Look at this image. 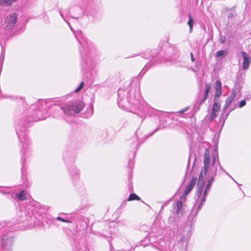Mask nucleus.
Wrapping results in <instances>:
<instances>
[{
  "mask_svg": "<svg viewBox=\"0 0 251 251\" xmlns=\"http://www.w3.org/2000/svg\"><path fill=\"white\" fill-rule=\"evenodd\" d=\"M241 54L243 57L242 68L243 70H247L249 68L251 63V58L250 55L245 51H242Z\"/></svg>",
  "mask_w": 251,
  "mask_h": 251,
  "instance_id": "nucleus-4",
  "label": "nucleus"
},
{
  "mask_svg": "<svg viewBox=\"0 0 251 251\" xmlns=\"http://www.w3.org/2000/svg\"><path fill=\"white\" fill-rule=\"evenodd\" d=\"M220 104L218 102L216 101V99L215 98L212 110L217 113L220 111Z\"/></svg>",
  "mask_w": 251,
  "mask_h": 251,
  "instance_id": "nucleus-13",
  "label": "nucleus"
},
{
  "mask_svg": "<svg viewBox=\"0 0 251 251\" xmlns=\"http://www.w3.org/2000/svg\"><path fill=\"white\" fill-rule=\"evenodd\" d=\"M60 15L62 17V14L60 11Z\"/></svg>",
  "mask_w": 251,
  "mask_h": 251,
  "instance_id": "nucleus-32",
  "label": "nucleus"
},
{
  "mask_svg": "<svg viewBox=\"0 0 251 251\" xmlns=\"http://www.w3.org/2000/svg\"><path fill=\"white\" fill-rule=\"evenodd\" d=\"M232 179H233V178L232 177H230Z\"/></svg>",
  "mask_w": 251,
  "mask_h": 251,
  "instance_id": "nucleus-33",
  "label": "nucleus"
},
{
  "mask_svg": "<svg viewBox=\"0 0 251 251\" xmlns=\"http://www.w3.org/2000/svg\"><path fill=\"white\" fill-rule=\"evenodd\" d=\"M211 87V84L210 83H205V92L203 97V98L201 100L200 104H202L205 100H206L208 97V93L210 92Z\"/></svg>",
  "mask_w": 251,
  "mask_h": 251,
  "instance_id": "nucleus-9",
  "label": "nucleus"
},
{
  "mask_svg": "<svg viewBox=\"0 0 251 251\" xmlns=\"http://www.w3.org/2000/svg\"><path fill=\"white\" fill-rule=\"evenodd\" d=\"M188 194H185V192L184 191L183 194L180 197L179 200L178 201H182L183 203H185L186 197Z\"/></svg>",
  "mask_w": 251,
  "mask_h": 251,
  "instance_id": "nucleus-19",
  "label": "nucleus"
},
{
  "mask_svg": "<svg viewBox=\"0 0 251 251\" xmlns=\"http://www.w3.org/2000/svg\"><path fill=\"white\" fill-rule=\"evenodd\" d=\"M188 17H189V20H188V21L187 22V24L189 26L190 31H191V30H192V29L193 28V23H194V20H193V19L192 17L191 16V15L190 14L188 15Z\"/></svg>",
  "mask_w": 251,
  "mask_h": 251,
  "instance_id": "nucleus-16",
  "label": "nucleus"
},
{
  "mask_svg": "<svg viewBox=\"0 0 251 251\" xmlns=\"http://www.w3.org/2000/svg\"><path fill=\"white\" fill-rule=\"evenodd\" d=\"M217 163L220 166V163L219 160V156H218V152H216L215 154L213 155L212 161L211 165H216Z\"/></svg>",
  "mask_w": 251,
  "mask_h": 251,
  "instance_id": "nucleus-12",
  "label": "nucleus"
},
{
  "mask_svg": "<svg viewBox=\"0 0 251 251\" xmlns=\"http://www.w3.org/2000/svg\"><path fill=\"white\" fill-rule=\"evenodd\" d=\"M227 53V52L225 50H220L217 51L215 53V56L217 58L220 57L221 56H226Z\"/></svg>",
  "mask_w": 251,
  "mask_h": 251,
  "instance_id": "nucleus-15",
  "label": "nucleus"
},
{
  "mask_svg": "<svg viewBox=\"0 0 251 251\" xmlns=\"http://www.w3.org/2000/svg\"><path fill=\"white\" fill-rule=\"evenodd\" d=\"M16 197L19 200L23 201L27 198V194L25 193V190H22L20 193L17 194Z\"/></svg>",
  "mask_w": 251,
  "mask_h": 251,
  "instance_id": "nucleus-11",
  "label": "nucleus"
},
{
  "mask_svg": "<svg viewBox=\"0 0 251 251\" xmlns=\"http://www.w3.org/2000/svg\"><path fill=\"white\" fill-rule=\"evenodd\" d=\"M232 179H233V178L232 177H230Z\"/></svg>",
  "mask_w": 251,
  "mask_h": 251,
  "instance_id": "nucleus-35",
  "label": "nucleus"
},
{
  "mask_svg": "<svg viewBox=\"0 0 251 251\" xmlns=\"http://www.w3.org/2000/svg\"><path fill=\"white\" fill-rule=\"evenodd\" d=\"M189 238V235L188 234L187 237H185L184 235H183L182 237L180 239V241L184 244L185 241H187L188 238Z\"/></svg>",
  "mask_w": 251,
  "mask_h": 251,
  "instance_id": "nucleus-21",
  "label": "nucleus"
},
{
  "mask_svg": "<svg viewBox=\"0 0 251 251\" xmlns=\"http://www.w3.org/2000/svg\"><path fill=\"white\" fill-rule=\"evenodd\" d=\"M214 181V177H211V178L208 180V183L206 186V188L205 189L204 193H203V196L201 200V205L199 206L198 209H200L201 208V206L205 202V198L206 197L207 192L209 190V189L212 185V184Z\"/></svg>",
  "mask_w": 251,
  "mask_h": 251,
  "instance_id": "nucleus-7",
  "label": "nucleus"
},
{
  "mask_svg": "<svg viewBox=\"0 0 251 251\" xmlns=\"http://www.w3.org/2000/svg\"><path fill=\"white\" fill-rule=\"evenodd\" d=\"M187 109V107H186L185 108L182 109L180 111H179L178 112L180 113H183L184 111H185Z\"/></svg>",
  "mask_w": 251,
  "mask_h": 251,
  "instance_id": "nucleus-28",
  "label": "nucleus"
},
{
  "mask_svg": "<svg viewBox=\"0 0 251 251\" xmlns=\"http://www.w3.org/2000/svg\"><path fill=\"white\" fill-rule=\"evenodd\" d=\"M83 85H84V82H81L80 83V84H79V86L77 88V89H76L75 90V93L79 92L82 88V87H83Z\"/></svg>",
  "mask_w": 251,
  "mask_h": 251,
  "instance_id": "nucleus-23",
  "label": "nucleus"
},
{
  "mask_svg": "<svg viewBox=\"0 0 251 251\" xmlns=\"http://www.w3.org/2000/svg\"><path fill=\"white\" fill-rule=\"evenodd\" d=\"M222 84L220 80H217L216 81L215 85V90L216 91V93L215 95V98L216 97H219L222 95V90H221Z\"/></svg>",
  "mask_w": 251,
  "mask_h": 251,
  "instance_id": "nucleus-8",
  "label": "nucleus"
},
{
  "mask_svg": "<svg viewBox=\"0 0 251 251\" xmlns=\"http://www.w3.org/2000/svg\"><path fill=\"white\" fill-rule=\"evenodd\" d=\"M220 167L221 169L223 170L226 173V174H227L229 177H231V176L228 174V173L226 172L225 170H224L221 166H220Z\"/></svg>",
  "mask_w": 251,
  "mask_h": 251,
  "instance_id": "nucleus-31",
  "label": "nucleus"
},
{
  "mask_svg": "<svg viewBox=\"0 0 251 251\" xmlns=\"http://www.w3.org/2000/svg\"><path fill=\"white\" fill-rule=\"evenodd\" d=\"M217 165H211L209 166V168L207 171V175L211 177H214L217 175Z\"/></svg>",
  "mask_w": 251,
  "mask_h": 251,
  "instance_id": "nucleus-10",
  "label": "nucleus"
},
{
  "mask_svg": "<svg viewBox=\"0 0 251 251\" xmlns=\"http://www.w3.org/2000/svg\"><path fill=\"white\" fill-rule=\"evenodd\" d=\"M211 156L208 149H206L203 156V166L199 174L198 184L197 196L198 198L201 196L205 185L204 176H206L209 168Z\"/></svg>",
  "mask_w": 251,
  "mask_h": 251,
  "instance_id": "nucleus-1",
  "label": "nucleus"
},
{
  "mask_svg": "<svg viewBox=\"0 0 251 251\" xmlns=\"http://www.w3.org/2000/svg\"><path fill=\"white\" fill-rule=\"evenodd\" d=\"M190 56H191V61L192 62H194L195 61V58H194V55H193V53H192V52L190 53Z\"/></svg>",
  "mask_w": 251,
  "mask_h": 251,
  "instance_id": "nucleus-27",
  "label": "nucleus"
},
{
  "mask_svg": "<svg viewBox=\"0 0 251 251\" xmlns=\"http://www.w3.org/2000/svg\"><path fill=\"white\" fill-rule=\"evenodd\" d=\"M193 188H192L190 186L187 185L184 190V192H185V194H188Z\"/></svg>",
  "mask_w": 251,
  "mask_h": 251,
  "instance_id": "nucleus-22",
  "label": "nucleus"
},
{
  "mask_svg": "<svg viewBox=\"0 0 251 251\" xmlns=\"http://www.w3.org/2000/svg\"><path fill=\"white\" fill-rule=\"evenodd\" d=\"M135 200L139 201L140 200V198L134 193L130 194L129 198H128V201H133Z\"/></svg>",
  "mask_w": 251,
  "mask_h": 251,
  "instance_id": "nucleus-17",
  "label": "nucleus"
},
{
  "mask_svg": "<svg viewBox=\"0 0 251 251\" xmlns=\"http://www.w3.org/2000/svg\"><path fill=\"white\" fill-rule=\"evenodd\" d=\"M197 178L196 177H193L192 179H191L189 183L188 184V185L190 186L192 188H194L195 186L196 182H197Z\"/></svg>",
  "mask_w": 251,
  "mask_h": 251,
  "instance_id": "nucleus-18",
  "label": "nucleus"
},
{
  "mask_svg": "<svg viewBox=\"0 0 251 251\" xmlns=\"http://www.w3.org/2000/svg\"><path fill=\"white\" fill-rule=\"evenodd\" d=\"M226 41V38L225 37H221L220 39V42L221 43H224Z\"/></svg>",
  "mask_w": 251,
  "mask_h": 251,
  "instance_id": "nucleus-26",
  "label": "nucleus"
},
{
  "mask_svg": "<svg viewBox=\"0 0 251 251\" xmlns=\"http://www.w3.org/2000/svg\"><path fill=\"white\" fill-rule=\"evenodd\" d=\"M232 110V109L230 110L229 112H228L227 113H226V116H225V119H224V121L227 118V117H228V115H229V112H230Z\"/></svg>",
  "mask_w": 251,
  "mask_h": 251,
  "instance_id": "nucleus-30",
  "label": "nucleus"
},
{
  "mask_svg": "<svg viewBox=\"0 0 251 251\" xmlns=\"http://www.w3.org/2000/svg\"><path fill=\"white\" fill-rule=\"evenodd\" d=\"M57 219L62 222H67L66 221L64 220L63 219L60 217H57Z\"/></svg>",
  "mask_w": 251,
  "mask_h": 251,
  "instance_id": "nucleus-29",
  "label": "nucleus"
},
{
  "mask_svg": "<svg viewBox=\"0 0 251 251\" xmlns=\"http://www.w3.org/2000/svg\"><path fill=\"white\" fill-rule=\"evenodd\" d=\"M236 16V14L235 12H230L228 15V18L232 19Z\"/></svg>",
  "mask_w": 251,
  "mask_h": 251,
  "instance_id": "nucleus-24",
  "label": "nucleus"
},
{
  "mask_svg": "<svg viewBox=\"0 0 251 251\" xmlns=\"http://www.w3.org/2000/svg\"><path fill=\"white\" fill-rule=\"evenodd\" d=\"M236 92L235 89L232 90L230 95L226 100L225 104L222 109L223 114H224V112L226 110L227 108L229 107V105L232 102V100H234L236 95Z\"/></svg>",
  "mask_w": 251,
  "mask_h": 251,
  "instance_id": "nucleus-6",
  "label": "nucleus"
},
{
  "mask_svg": "<svg viewBox=\"0 0 251 251\" xmlns=\"http://www.w3.org/2000/svg\"><path fill=\"white\" fill-rule=\"evenodd\" d=\"M187 205L183 203L182 201H176V211L175 213V219H180L186 212Z\"/></svg>",
  "mask_w": 251,
  "mask_h": 251,
  "instance_id": "nucleus-3",
  "label": "nucleus"
},
{
  "mask_svg": "<svg viewBox=\"0 0 251 251\" xmlns=\"http://www.w3.org/2000/svg\"><path fill=\"white\" fill-rule=\"evenodd\" d=\"M232 179H233V178L232 177H230Z\"/></svg>",
  "mask_w": 251,
  "mask_h": 251,
  "instance_id": "nucleus-34",
  "label": "nucleus"
},
{
  "mask_svg": "<svg viewBox=\"0 0 251 251\" xmlns=\"http://www.w3.org/2000/svg\"><path fill=\"white\" fill-rule=\"evenodd\" d=\"M17 16L15 13L8 15L5 19L6 27L11 28L16 23Z\"/></svg>",
  "mask_w": 251,
  "mask_h": 251,
  "instance_id": "nucleus-5",
  "label": "nucleus"
},
{
  "mask_svg": "<svg viewBox=\"0 0 251 251\" xmlns=\"http://www.w3.org/2000/svg\"><path fill=\"white\" fill-rule=\"evenodd\" d=\"M84 106V104L83 102L78 101L74 103L73 105L61 108L64 111L65 114H67L68 116H71L74 114L80 112Z\"/></svg>",
  "mask_w": 251,
  "mask_h": 251,
  "instance_id": "nucleus-2",
  "label": "nucleus"
},
{
  "mask_svg": "<svg viewBox=\"0 0 251 251\" xmlns=\"http://www.w3.org/2000/svg\"><path fill=\"white\" fill-rule=\"evenodd\" d=\"M216 112L212 110L210 116V121H213L217 116Z\"/></svg>",
  "mask_w": 251,
  "mask_h": 251,
  "instance_id": "nucleus-20",
  "label": "nucleus"
},
{
  "mask_svg": "<svg viewBox=\"0 0 251 251\" xmlns=\"http://www.w3.org/2000/svg\"><path fill=\"white\" fill-rule=\"evenodd\" d=\"M13 1V0H0V5L3 6H10Z\"/></svg>",
  "mask_w": 251,
  "mask_h": 251,
  "instance_id": "nucleus-14",
  "label": "nucleus"
},
{
  "mask_svg": "<svg viewBox=\"0 0 251 251\" xmlns=\"http://www.w3.org/2000/svg\"><path fill=\"white\" fill-rule=\"evenodd\" d=\"M246 102L245 100L241 101L239 104V107L241 108L246 105Z\"/></svg>",
  "mask_w": 251,
  "mask_h": 251,
  "instance_id": "nucleus-25",
  "label": "nucleus"
}]
</instances>
